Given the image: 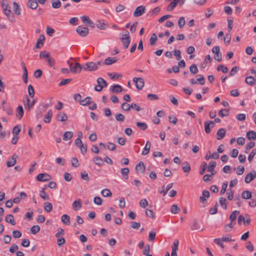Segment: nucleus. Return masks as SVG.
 I'll use <instances>...</instances> for the list:
<instances>
[{
	"instance_id": "obj_1",
	"label": "nucleus",
	"mask_w": 256,
	"mask_h": 256,
	"mask_svg": "<svg viewBox=\"0 0 256 256\" xmlns=\"http://www.w3.org/2000/svg\"><path fill=\"white\" fill-rule=\"evenodd\" d=\"M1 5L3 12L7 16L8 20L11 22H14V16L10 10V6L4 2H2Z\"/></svg>"
},
{
	"instance_id": "obj_2",
	"label": "nucleus",
	"mask_w": 256,
	"mask_h": 256,
	"mask_svg": "<svg viewBox=\"0 0 256 256\" xmlns=\"http://www.w3.org/2000/svg\"><path fill=\"white\" fill-rule=\"evenodd\" d=\"M120 40L124 47L125 48H128L130 42V33L127 30H126L125 34H121Z\"/></svg>"
},
{
	"instance_id": "obj_3",
	"label": "nucleus",
	"mask_w": 256,
	"mask_h": 256,
	"mask_svg": "<svg viewBox=\"0 0 256 256\" xmlns=\"http://www.w3.org/2000/svg\"><path fill=\"white\" fill-rule=\"evenodd\" d=\"M83 69L84 70L94 71L98 70V66L94 62H88L83 66Z\"/></svg>"
},
{
	"instance_id": "obj_4",
	"label": "nucleus",
	"mask_w": 256,
	"mask_h": 256,
	"mask_svg": "<svg viewBox=\"0 0 256 256\" xmlns=\"http://www.w3.org/2000/svg\"><path fill=\"white\" fill-rule=\"evenodd\" d=\"M133 82L135 83L138 90H141L144 88V81L142 78H133Z\"/></svg>"
},
{
	"instance_id": "obj_5",
	"label": "nucleus",
	"mask_w": 256,
	"mask_h": 256,
	"mask_svg": "<svg viewBox=\"0 0 256 256\" xmlns=\"http://www.w3.org/2000/svg\"><path fill=\"white\" fill-rule=\"evenodd\" d=\"M146 11V7L144 6H138L134 12V17H138L142 16Z\"/></svg>"
},
{
	"instance_id": "obj_6",
	"label": "nucleus",
	"mask_w": 256,
	"mask_h": 256,
	"mask_svg": "<svg viewBox=\"0 0 256 256\" xmlns=\"http://www.w3.org/2000/svg\"><path fill=\"white\" fill-rule=\"evenodd\" d=\"M51 176L48 174L42 173L37 176L36 179L38 181L46 182L51 180Z\"/></svg>"
},
{
	"instance_id": "obj_7",
	"label": "nucleus",
	"mask_w": 256,
	"mask_h": 256,
	"mask_svg": "<svg viewBox=\"0 0 256 256\" xmlns=\"http://www.w3.org/2000/svg\"><path fill=\"white\" fill-rule=\"evenodd\" d=\"M256 178V172L252 170L248 173L245 177L244 182L246 184H249Z\"/></svg>"
},
{
	"instance_id": "obj_8",
	"label": "nucleus",
	"mask_w": 256,
	"mask_h": 256,
	"mask_svg": "<svg viewBox=\"0 0 256 256\" xmlns=\"http://www.w3.org/2000/svg\"><path fill=\"white\" fill-rule=\"evenodd\" d=\"M76 31L82 36H85L88 34V28L82 26H78Z\"/></svg>"
},
{
	"instance_id": "obj_9",
	"label": "nucleus",
	"mask_w": 256,
	"mask_h": 256,
	"mask_svg": "<svg viewBox=\"0 0 256 256\" xmlns=\"http://www.w3.org/2000/svg\"><path fill=\"white\" fill-rule=\"evenodd\" d=\"M82 202L80 199H78V200L74 201L72 204V207L76 211L80 210L82 208Z\"/></svg>"
},
{
	"instance_id": "obj_10",
	"label": "nucleus",
	"mask_w": 256,
	"mask_h": 256,
	"mask_svg": "<svg viewBox=\"0 0 256 256\" xmlns=\"http://www.w3.org/2000/svg\"><path fill=\"white\" fill-rule=\"evenodd\" d=\"M18 158V155L14 154L11 158L6 162V166L8 167H12L14 166L16 162V158Z\"/></svg>"
},
{
	"instance_id": "obj_11",
	"label": "nucleus",
	"mask_w": 256,
	"mask_h": 256,
	"mask_svg": "<svg viewBox=\"0 0 256 256\" xmlns=\"http://www.w3.org/2000/svg\"><path fill=\"white\" fill-rule=\"evenodd\" d=\"M145 166L143 162H140L136 166V173H144L145 170Z\"/></svg>"
},
{
	"instance_id": "obj_12",
	"label": "nucleus",
	"mask_w": 256,
	"mask_h": 256,
	"mask_svg": "<svg viewBox=\"0 0 256 256\" xmlns=\"http://www.w3.org/2000/svg\"><path fill=\"white\" fill-rule=\"evenodd\" d=\"M216 166V162L214 161H211L210 162L208 166V171L212 173V175H214L216 172L214 171V168Z\"/></svg>"
},
{
	"instance_id": "obj_13",
	"label": "nucleus",
	"mask_w": 256,
	"mask_h": 256,
	"mask_svg": "<svg viewBox=\"0 0 256 256\" xmlns=\"http://www.w3.org/2000/svg\"><path fill=\"white\" fill-rule=\"evenodd\" d=\"M56 119L60 122H64L67 120L68 116L64 112H60L57 114Z\"/></svg>"
},
{
	"instance_id": "obj_14",
	"label": "nucleus",
	"mask_w": 256,
	"mask_h": 256,
	"mask_svg": "<svg viewBox=\"0 0 256 256\" xmlns=\"http://www.w3.org/2000/svg\"><path fill=\"white\" fill-rule=\"evenodd\" d=\"M246 136L249 140H256V132L253 130H248L246 132Z\"/></svg>"
},
{
	"instance_id": "obj_15",
	"label": "nucleus",
	"mask_w": 256,
	"mask_h": 256,
	"mask_svg": "<svg viewBox=\"0 0 256 256\" xmlns=\"http://www.w3.org/2000/svg\"><path fill=\"white\" fill-rule=\"evenodd\" d=\"M226 133V130L222 128L218 130L216 133V138L218 140L222 139L225 136Z\"/></svg>"
},
{
	"instance_id": "obj_16",
	"label": "nucleus",
	"mask_w": 256,
	"mask_h": 256,
	"mask_svg": "<svg viewBox=\"0 0 256 256\" xmlns=\"http://www.w3.org/2000/svg\"><path fill=\"white\" fill-rule=\"evenodd\" d=\"M28 6L31 9L35 10L38 6V4L36 0H28Z\"/></svg>"
},
{
	"instance_id": "obj_17",
	"label": "nucleus",
	"mask_w": 256,
	"mask_h": 256,
	"mask_svg": "<svg viewBox=\"0 0 256 256\" xmlns=\"http://www.w3.org/2000/svg\"><path fill=\"white\" fill-rule=\"evenodd\" d=\"M26 104L25 105L26 108H28V110L30 111V108L34 105L36 100L34 99L32 102H30V98L26 96Z\"/></svg>"
},
{
	"instance_id": "obj_18",
	"label": "nucleus",
	"mask_w": 256,
	"mask_h": 256,
	"mask_svg": "<svg viewBox=\"0 0 256 256\" xmlns=\"http://www.w3.org/2000/svg\"><path fill=\"white\" fill-rule=\"evenodd\" d=\"M151 148V144L149 141H147L146 142V144L144 148L143 151L142 152V154L143 156H146L148 154L150 151Z\"/></svg>"
},
{
	"instance_id": "obj_19",
	"label": "nucleus",
	"mask_w": 256,
	"mask_h": 256,
	"mask_svg": "<svg viewBox=\"0 0 256 256\" xmlns=\"http://www.w3.org/2000/svg\"><path fill=\"white\" fill-rule=\"evenodd\" d=\"M52 116V112L51 110H50L47 114L44 116V122L48 124L50 122L51 118Z\"/></svg>"
},
{
	"instance_id": "obj_20",
	"label": "nucleus",
	"mask_w": 256,
	"mask_h": 256,
	"mask_svg": "<svg viewBox=\"0 0 256 256\" xmlns=\"http://www.w3.org/2000/svg\"><path fill=\"white\" fill-rule=\"evenodd\" d=\"M83 68L81 64L78 62H76L74 66L71 68L70 70L72 72L76 73L78 70L79 72L81 71L82 69Z\"/></svg>"
},
{
	"instance_id": "obj_21",
	"label": "nucleus",
	"mask_w": 256,
	"mask_h": 256,
	"mask_svg": "<svg viewBox=\"0 0 256 256\" xmlns=\"http://www.w3.org/2000/svg\"><path fill=\"white\" fill-rule=\"evenodd\" d=\"M212 124V127L214 126V124L212 121H206L204 122V130L206 134H209L210 132V124Z\"/></svg>"
},
{
	"instance_id": "obj_22",
	"label": "nucleus",
	"mask_w": 256,
	"mask_h": 256,
	"mask_svg": "<svg viewBox=\"0 0 256 256\" xmlns=\"http://www.w3.org/2000/svg\"><path fill=\"white\" fill-rule=\"evenodd\" d=\"M241 221H243L245 226L249 225L250 222V216L248 214H246L245 216L241 215Z\"/></svg>"
},
{
	"instance_id": "obj_23",
	"label": "nucleus",
	"mask_w": 256,
	"mask_h": 256,
	"mask_svg": "<svg viewBox=\"0 0 256 256\" xmlns=\"http://www.w3.org/2000/svg\"><path fill=\"white\" fill-rule=\"evenodd\" d=\"M62 222L66 225L68 226L70 224V217L66 214H63L61 217Z\"/></svg>"
},
{
	"instance_id": "obj_24",
	"label": "nucleus",
	"mask_w": 256,
	"mask_h": 256,
	"mask_svg": "<svg viewBox=\"0 0 256 256\" xmlns=\"http://www.w3.org/2000/svg\"><path fill=\"white\" fill-rule=\"evenodd\" d=\"M245 82L247 84L252 86L256 84V80L252 76H249L246 78Z\"/></svg>"
},
{
	"instance_id": "obj_25",
	"label": "nucleus",
	"mask_w": 256,
	"mask_h": 256,
	"mask_svg": "<svg viewBox=\"0 0 256 256\" xmlns=\"http://www.w3.org/2000/svg\"><path fill=\"white\" fill-rule=\"evenodd\" d=\"M6 221L12 224V226L16 225V222L14 219V217L12 214H8L6 216Z\"/></svg>"
},
{
	"instance_id": "obj_26",
	"label": "nucleus",
	"mask_w": 256,
	"mask_h": 256,
	"mask_svg": "<svg viewBox=\"0 0 256 256\" xmlns=\"http://www.w3.org/2000/svg\"><path fill=\"white\" fill-rule=\"evenodd\" d=\"M242 197L246 200H248L251 198L252 197V192L249 190H244L241 194Z\"/></svg>"
},
{
	"instance_id": "obj_27",
	"label": "nucleus",
	"mask_w": 256,
	"mask_h": 256,
	"mask_svg": "<svg viewBox=\"0 0 256 256\" xmlns=\"http://www.w3.org/2000/svg\"><path fill=\"white\" fill-rule=\"evenodd\" d=\"M73 135V132L71 131L66 132L63 134V140H70L72 137Z\"/></svg>"
},
{
	"instance_id": "obj_28",
	"label": "nucleus",
	"mask_w": 256,
	"mask_h": 256,
	"mask_svg": "<svg viewBox=\"0 0 256 256\" xmlns=\"http://www.w3.org/2000/svg\"><path fill=\"white\" fill-rule=\"evenodd\" d=\"M81 19L82 22L84 24L87 23L89 25H94L93 22L90 20L88 16H84L81 17Z\"/></svg>"
},
{
	"instance_id": "obj_29",
	"label": "nucleus",
	"mask_w": 256,
	"mask_h": 256,
	"mask_svg": "<svg viewBox=\"0 0 256 256\" xmlns=\"http://www.w3.org/2000/svg\"><path fill=\"white\" fill-rule=\"evenodd\" d=\"M13 10L16 14L19 16L20 14V9L19 5L18 3L14 2H13Z\"/></svg>"
},
{
	"instance_id": "obj_30",
	"label": "nucleus",
	"mask_w": 256,
	"mask_h": 256,
	"mask_svg": "<svg viewBox=\"0 0 256 256\" xmlns=\"http://www.w3.org/2000/svg\"><path fill=\"white\" fill-rule=\"evenodd\" d=\"M40 196L42 199L44 200H49L48 195L45 192V188H42L40 192Z\"/></svg>"
},
{
	"instance_id": "obj_31",
	"label": "nucleus",
	"mask_w": 256,
	"mask_h": 256,
	"mask_svg": "<svg viewBox=\"0 0 256 256\" xmlns=\"http://www.w3.org/2000/svg\"><path fill=\"white\" fill-rule=\"evenodd\" d=\"M122 88L118 84L114 85L112 88V92L114 93L118 94L122 91Z\"/></svg>"
},
{
	"instance_id": "obj_32",
	"label": "nucleus",
	"mask_w": 256,
	"mask_h": 256,
	"mask_svg": "<svg viewBox=\"0 0 256 256\" xmlns=\"http://www.w3.org/2000/svg\"><path fill=\"white\" fill-rule=\"evenodd\" d=\"M52 205L50 202H46L44 203V210L48 212L52 210Z\"/></svg>"
},
{
	"instance_id": "obj_33",
	"label": "nucleus",
	"mask_w": 256,
	"mask_h": 256,
	"mask_svg": "<svg viewBox=\"0 0 256 256\" xmlns=\"http://www.w3.org/2000/svg\"><path fill=\"white\" fill-rule=\"evenodd\" d=\"M117 61V60L115 58H112L110 57L107 58L104 60V64L106 65H110L115 63Z\"/></svg>"
},
{
	"instance_id": "obj_34",
	"label": "nucleus",
	"mask_w": 256,
	"mask_h": 256,
	"mask_svg": "<svg viewBox=\"0 0 256 256\" xmlns=\"http://www.w3.org/2000/svg\"><path fill=\"white\" fill-rule=\"evenodd\" d=\"M182 170L184 172H189L190 170V166L188 162H184L182 164Z\"/></svg>"
},
{
	"instance_id": "obj_35",
	"label": "nucleus",
	"mask_w": 256,
	"mask_h": 256,
	"mask_svg": "<svg viewBox=\"0 0 256 256\" xmlns=\"http://www.w3.org/2000/svg\"><path fill=\"white\" fill-rule=\"evenodd\" d=\"M190 228L192 230H200V226L199 223L197 221L194 220L191 225Z\"/></svg>"
},
{
	"instance_id": "obj_36",
	"label": "nucleus",
	"mask_w": 256,
	"mask_h": 256,
	"mask_svg": "<svg viewBox=\"0 0 256 256\" xmlns=\"http://www.w3.org/2000/svg\"><path fill=\"white\" fill-rule=\"evenodd\" d=\"M91 98L90 96L86 97L84 99L81 100L80 101V104L82 106H86L91 103L90 100Z\"/></svg>"
},
{
	"instance_id": "obj_37",
	"label": "nucleus",
	"mask_w": 256,
	"mask_h": 256,
	"mask_svg": "<svg viewBox=\"0 0 256 256\" xmlns=\"http://www.w3.org/2000/svg\"><path fill=\"white\" fill-rule=\"evenodd\" d=\"M52 6L54 8H58L61 6V2L59 0H52Z\"/></svg>"
},
{
	"instance_id": "obj_38",
	"label": "nucleus",
	"mask_w": 256,
	"mask_h": 256,
	"mask_svg": "<svg viewBox=\"0 0 256 256\" xmlns=\"http://www.w3.org/2000/svg\"><path fill=\"white\" fill-rule=\"evenodd\" d=\"M120 172L122 176H124L125 179L127 180L128 178V174L130 172V170L128 168H122L120 170Z\"/></svg>"
},
{
	"instance_id": "obj_39",
	"label": "nucleus",
	"mask_w": 256,
	"mask_h": 256,
	"mask_svg": "<svg viewBox=\"0 0 256 256\" xmlns=\"http://www.w3.org/2000/svg\"><path fill=\"white\" fill-rule=\"evenodd\" d=\"M239 211L234 210L230 215V219L231 222H234L236 218V216L239 214Z\"/></svg>"
},
{
	"instance_id": "obj_40",
	"label": "nucleus",
	"mask_w": 256,
	"mask_h": 256,
	"mask_svg": "<svg viewBox=\"0 0 256 256\" xmlns=\"http://www.w3.org/2000/svg\"><path fill=\"white\" fill-rule=\"evenodd\" d=\"M17 116H19V119H21L24 114V110L21 106H19L16 108Z\"/></svg>"
},
{
	"instance_id": "obj_41",
	"label": "nucleus",
	"mask_w": 256,
	"mask_h": 256,
	"mask_svg": "<svg viewBox=\"0 0 256 256\" xmlns=\"http://www.w3.org/2000/svg\"><path fill=\"white\" fill-rule=\"evenodd\" d=\"M102 194L104 197H109L112 196V193L110 190L106 188L102 191Z\"/></svg>"
},
{
	"instance_id": "obj_42",
	"label": "nucleus",
	"mask_w": 256,
	"mask_h": 256,
	"mask_svg": "<svg viewBox=\"0 0 256 256\" xmlns=\"http://www.w3.org/2000/svg\"><path fill=\"white\" fill-rule=\"evenodd\" d=\"M136 126L142 130H145L147 128L148 126L146 124L142 122H137Z\"/></svg>"
},
{
	"instance_id": "obj_43",
	"label": "nucleus",
	"mask_w": 256,
	"mask_h": 256,
	"mask_svg": "<svg viewBox=\"0 0 256 256\" xmlns=\"http://www.w3.org/2000/svg\"><path fill=\"white\" fill-rule=\"evenodd\" d=\"M93 160L98 166H101L103 164L102 159L100 157L96 156L94 158Z\"/></svg>"
},
{
	"instance_id": "obj_44",
	"label": "nucleus",
	"mask_w": 256,
	"mask_h": 256,
	"mask_svg": "<svg viewBox=\"0 0 256 256\" xmlns=\"http://www.w3.org/2000/svg\"><path fill=\"white\" fill-rule=\"evenodd\" d=\"M157 40L158 38L156 35L155 34H152L150 39V44L151 46L154 45L156 44Z\"/></svg>"
},
{
	"instance_id": "obj_45",
	"label": "nucleus",
	"mask_w": 256,
	"mask_h": 256,
	"mask_svg": "<svg viewBox=\"0 0 256 256\" xmlns=\"http://www.w3.org/2000/svg\"><path fill=\"white\" fill-rule=\"evenodd\" d=\"M97 82L98 84L102 85L104 88L106 87L107 86L106 82L102 78H97Z\"/></svg>"
},
{
	"instance_id": "obj_46",
	"label": "nucleus",
	"mask_w": 256,
	"mask_h": 256,
	"mask_svg": "<svg viewBox=\"0 0 256 256\" xmlns=\"http://www.w3.org/2000/svg\"><path fill=\"white\" fill-rule=\"evenodd\" d=\"M56 238H57V244L58 246H60L65 244L66 240L64 238L61 237L60 236H58V237Z\"/></svg>"
},
{
	"instance_id": "obj_47",
	"label": "nucleus",
	"mask_w": 256,
	"mask_h": 256,
	"mask_svg": "<svg viewBox=\"0 0 256 256\" xmlns=\"http://www.w3.org/2000/svg\"><path fill=\"white\" fill-rule=\"evenodd\" d=\"M190 72L194 74L198 72V68L196 64H192L190 68Z\"/></svg>"
},
{
	"instance_id": "obj_48",
	"label": "nucleus",
	"mask_w": 256,
	"mask_h": 256,
	"mask_svg": "<svg viewBox=\"0 0 256 256\" xmlns=\"http://www.w3.org/2000/svg\"><path fill=\"white\" fill-rule=\"evenodd\" d=\"M40 230V227L38 226H32L30 230V231L32 234H34L38 233Z\"/></svg>"
},
{
	"instance_id": "obj_49",
	"label": "nucleus",
	"mask_w": 256,
	"mask_h": 256,
	"mask_svg": "<svg viewBox=\"0 0 256 256\" xmlns=\"http://www.w3.org/2000/svg\"><path fill=\"white\" fill-rule=\"evenodd\" d=\"M180 211V208L176 204H173L170 208V212L172 213L176 214Z\"/></svg>"
},
{
	"instance_id": "obj_50",
	"label": "nucleus",
	"mask_w": 256,
	"mask_h": 256,
	"mask_svg": "<svg viewBox=\"0 0 256 256\" xmlns=\"http://www.w3.org/2000/svg\"><path fill=\"white\" fill-rule=\"evenodd\" d=\"M20 132V126L19 125L16 126L12 130V134L14 136H16Z\"/></svg>"
},
{
	"instance_id": "obj_51",
	"label": "nucleus",
	"mask_w": 256,
	"mask_h": 256,
	"mask_svg": "<svg viewBox=\"0 0 256 256\" xmlns=\"http://www.w3.org/2000/svg\"><path fill=\"white\" fill-rule=\"evenodd\" d=\"M226 198L223 197H220V203L221 205V206L224 208L226 209L227 208V204L226 203Z\"/></svg>"
},
{
	"instance_id": "obj_52",
	"label": "nucleus",
	"mask_w": 256,
	"mask_h": 256,
	"mask_svg": "<svg viewBox=\"0 0 256 256\" xmlns=\"http://www.w3.org/2000/svg\"><path fill=\"white\" fill-rule=\"evenodd\" d=\"M228 114V110L226 109L221 110L218 112V115L221 117L227 116Z\"/></svg>"
},
{
	"instance_id": "obj_53",
	"label": "nucleus",
	"mask_w": 256,
	"mask_h": 256,
	"mask_svg": "<svg viewBox=\"0 0 256 256\" xmlns=\"http://www.w3.org/2000/svg\"><path fill=\"white\" fill-rule=\"evenodd\" d=\"M217 70L218 71L221 70L222 72L226 74L228 72V70L227 67L224 66H223L222 64H220L217 67Z\"/></svg>"
},
{
	"instance_id": "obj_54",
	"label": "nucleus",
	"mask_w": 256,
	"mask_h": 256,
	"mask_svg": "<svg viewBox=\"0 0 256 256\" xmlns=\"http://www.w3.org/2000/svg\"><path fill=\"white\" fill-rule=\"evenodd\" d=\"M255 146V143L254 142H248V144H247L246 145V150H244V152L246 153H248V150L254 148Z\"/></svg>"
},
{
	"instance_id": "obj_55",
	"label": "nucleus",
	"mask_w": 256,
	"mask_h": 256,
	"mask_svg": "<svg viewBox=\"0 0 256 256\" xmlns=\"http://www.w3.org/2000/svg\"><path fill=\"white\" fill-rule=\"evenodd\" d=\"M179 244V241L176 240L172 246V252H176L178 250V246Z\"/></svg>"
},
{
	"instance_id": "obj_56",
	"label": "nucleus",
	"mask_w": 256,
	"mask_h": 256,
	"mask_svg": "<svg viewBox=\"0 0 256 256\" xmlns=\"http://www.w3.org/2000/svg\"><path fill=\"white\" fill-rule=\"evenodd\" d=\"M176 5L177 4L173 0L168 6L166 10L168 11H172L175 8Z\"/></svg>"
},
{
	"instance_id": "obj_57",
	"label": "nucleus",
	"mask_w": 256,
	"mask_h": 256,
	"mask_svg": "<svg viewBox=\"0 0 256 256\" xmlns=\"http://www.w3.org/2000/svg\"><path fill=\"white\" fill-rule=\"evenodd\" d=\"M115 118L117 121L122 122L124 121L125 117L124 114H118L116 115Z\"/></svg>"
},
{
	"instance_id": "obj_58",
	"label": "nucleus",
	"mask_w": 256,
	"mask_h": 256,
	"mask_svg": "<svg viewBox=\"0 0 256 256\" xmlns=\"http://www.w3.org/2000/svg\"><path fill=\"white\" fill-rule=\"evenodd\" d=\"M28 92L29 96L31 98H34V91L33 86L31 84H30L28 86Z\"/></svg>"
},
{
	"instance_id": "obj_59",
	"label": "nucleus",
	"mask_w": 256,
	"mask_h": 256,
	"mask_svg": "<svg viewBox=\"0 0 256 256\" xmlns=\"http://www.w3.org/2000/svg\"><path fill=\"white\" fill-rule=\"evenodd\" d=\"M185 23V19L184 17H180L178 20V26L180 28H182L184 26Z\"/></svg>"
},
{
	"instance_id": "obj_60",
	"label": "nucleus",
	"mask_w": 256,
	"mask_h": 256,
	"mask_svg": "<svg viewBox=\"0 0 256 256\" xmlns=\"http://www.w3.org/2000/svg\"><path fill=\"white\" fill-rule=\"evenodd\" d=\"M48 64L50 66L52 67L55 64V60L54 58L52 57H50V56L46 59Z\"/></svg>"
},
{
	"instance_id": "obj_61",
	"label": "nucleus",
	"mask_w": 256,
	"mask_h": 256,
	"mask_svg": "<svg viewBox=\"0 0 256 256\" xmlns=\"http://www.w3.org/2000/svg\"><path fill=\"white\" fill-rule=\"evenodd\" d=\"M236 224V222H231L230 223L226 224L224 226V230L226 232L230 231L234 226V225Z\"/></svg>"
},
{
	"instance_id": "obj_62",
	"label": "nucleus",
	"mask_w": 256,
	"mask_h": 256,
	"mask_svg": "<svg viewBox=\"0 0 256 256\" xmlns=\"http://www.w3.org/2000/svg\"><path fill=\"white\" fill-rule=\"evenodd\" d=\"M50 56V54L46 51H42L40 54V58H48Z\"/></svg>"
},
{
	"instance_id": "obj_63",
	"label": "nucleus",
	"mask_w": 256,
	"mask_h": 256,
	"mask_svg": "<svg viewBox=\"0 0 256 256\" xmlns=\"http://www.w3.org/2000/svg\"><path fill=\"white\" fill-rule=\"evenodd\" d=\"M121 107L125 111H129L130 109V106L126 102L122 103Z\"/></svg>"
},
{
	"instance_id": "obj_64",
	"label": "nucleus",
	"mask_w": 256,
	"mask_h": 256,
	"mask_svg": "<svg viewBox=\"0 0 256 256\" xmlns=\"http://www.w3.org/2000/svg\"><path fill=\"white\" fill-rule=\"evenodd\" d=\"M156 232H150L148 234V240L151 241V242L154 241L156 238Z\"/></svg>"
}]
</instances>
